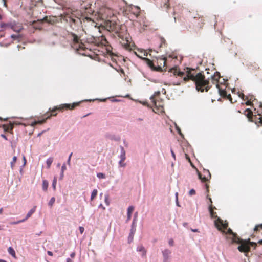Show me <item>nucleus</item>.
Instances as JSON below:
<instances>
[{"instance_id": "obj_25", "label": "nucleus", "mask_w": 262, "mask_h": 262, "mask_svg": "<svg viewBox=\"0 0 262 262\" xmlns=\"http://www.w3.org/2000/svg\"><path fill=\"white\" fill-rule=\"evenodd\" d=\"M97 189H94L92 192L91 196V200L93 201L97 195Z\"/></svg>"}, {"instance_id": "obj_28", "label": "nucleus", "mask_w": 262, "mask_h": 262, "mask_svg": "<svg viewBox=\"0 0 262 262\" xmlns=\"http://www.w3.org/2000/svg\"><path fill=\"white\" fill-rule=\"evenodd\" d=\"M53 161V159L52 158H50L47 160L46 163L47 165V168H50L51 164Z\"/></svg>"}, {"instance_id": "obj_49", "label": "nucleus", "mask_w": 262, "mask_h": 262, "mask_svg": "<svg viewBox=\"0 0 262 262\" xmlns=\"http://www.w3.org/2000/svg\"><path fill=\"white\" fill-rule=\"evenodd\" d=\"M185 156H186V159H188L189 161H190V158H189V157L188 155H187V154H185Z\"/></svg>"}, {"instance_id": "obj_40", "label": "nucleus", "mask_w": 262, "mask_h": 262, "mask_svg": "<svg viewBox=\"0 0 262 262\" xmlns=\"http://www.w3.org/2000/svg\"><path fill=\"white\" fill-rule=\"evenodd\" d=\"M72 154H73V153H72V152H71V153L70 154L69 156V158H68V164H70L71 158V157H72Z\"/></svg>"}, {"instance_id": "obj_38", "label": "nucleus", "mask_w": 262, "mask_h": 262, "mask_svg": "<svg viewBox=\"0 0 262 262\" xmlns=\"http://www.w3.org/2000/svg\"><path fill=\"white\" fill-rule=\"evenodd\" d=\"M228 100H229V101L232 103H233V102L232 101V97H231V96L230 94H228V95H227L226 97Z\"/></svg>"}, {"instance_id": "obj_6", "label": "nucleus", "mask_w": 262, "mask_h": 262, "mask_svg": "<svg viewBox=\"0 0 262 262\" xmlns=\"http://www.w3.org/2000/svg\"><path fill=\"white\" fill-rule=\"evenodd\" d=\"M237 244H239V246L238 247V250L241 252H243L245 254L246 256H247V254L250 251V246H254V249L256 248L257 244L255 242H251L250 239L248 238L246 240L242 239H238Z\"/></svg>"}, {"instance_id": "obj_51", "label": "nucleus", "mask_w": 262, "mask_h": 262, "mask_svg": "<svg viewBox=\"0 0 262 262\" xmlns=\"http://www.w3.org/2000/svg\"><path fill=\"white\" fill-rule=\"evenodd\" d=\"M104 41H105V42H102V44L105 45V43H107V42L106 39H104Z\"/></svg>"}, {"instance_id": "obj_42", "label": "nucleus", "mask_w": 262, "mask_h": 262, "mask_svg": "<svg viewBox=\"0 0 262 262\" xmlns=\"http://www.w3.org/2000/svg\"><path fill=\"white\" fill-rule=\"evenodd\" d=\"M239 96L242 98L243 100H245L246 96H245L244 94L242 93L241 94H239Z\"/></svg>"}, {"instance_id": "obj_34", "label": "nucleus", "mask_w": 262, "mask_h": 262, "mask_svg": "<svg viewBox=\"0 0 262 262\" xmlns=\"http://www.w3.org/2000/svg\"><path fill=\"white\" fill-rule=\"evenodd\" d=\"M17 160V157L16 156H14L12 159V161L11 162V167L12 168L13 167L14 164L16 162Z\"/></svg>"}, {"instance_id": "obj_36", "label": "nucleus", "mask_w": 262, "mask_h": 262, "mask_svg": "<svg viewBox=\"0 0 262 262\" xmlns=\"http://www.w3.org/2000/svg\"><path fill=\"white\" fill-rule=\"evenodd\" d=\"M55 201V198L52 197V198L51 199V200H50V202H49V205L50 206H52L53 205V204L54 203Z\"/></svg>"}, {"instance_id": "obj_4", "label": "nucleus", "mask_w": 262, "mask_h": 262, "mask_svg": "<svg viewBox=\"0 0 262 262\" xmlns=\"http://www.w3.org/2000/svg\"><path fill=\"white\" fill-rule=\"evenodd\" d=\"M142 59L154 71L163 72V68L165 67L166 62V58L165 57H158L152 60L145 57L143 58Z\"/></svg>"}, {"instance_id": "obj_22", "label": "nucleus", "mask_w": 262, "mask_h": 262, "mask_svg": "<svg viewBox=\"0 0 262 262\" xmlns=\"http://www.w3.org/2000/svg\"><path fill=\"white\" fill-rule=\"evenodd\" d=\"M8 251L10 255H11L14 258H16L15 252L12 247H9L8 249Z\"/></svg>"}, {"instance_id": "obj_9", "label": "nucleus", "mask_w": 262, "mask_h": 262, "mask_svg": "<svg viewBox=\"0 0 262 262\" xmlns=\"http://www.w3.org/2000/svg\"><path fill=\"white\" fill-rule=\"evenodd\" d=\"M245 100H247V101L245 102L246 105H251L253 107H255V105H256V106L258 107V103L259 102H257L253 96H246Z\"/></svg>"}, {"instance_id": "obj_61", "label": "nucleus", "mask_w": 262, "mask_h": 262, "mask_svg": "<svg viewBox=\"0 0 262 262\" xmlns=\"http://www.w3.org/2000/svg\"><path fill=\"white\" fill-rule=\"evenodd\" d=\"M137 212H136V213H135V216H137Z\"/></svg>"}, {"instance_id": "obj_56", "label": "nucleus", "mask_w": 262, "mask_h": 262, "mask_svg": "<svg viewBox=\"0 0 262 262\" xmlns=\"http://www.w3.org/2000/svg\"><path fill=\"white\" fill-rule=\"evenodd\" d=\"M2 19V16L0 14V20Z\"/></svg>"}, {"instance_id": "obj_7", "label": "nucleus", "mask_w": 262, "mask_h": 262, "mask_svg": "<svg viewBox=\"0 0 262 262\" xmlns=\"http://www.w3.org/2000/svg\"><path fill=\"white\" fill-rule=\"evenodd\" d=\"M203 172V176L198 171L199 178L201 180L202 182L208 183L207 182H210V179H211V177L210 172L207 169H204Z\"/></svg>"}, {"instance_id": "obj_23", "label": "nucleus", "mask_w": 262, "mask_h": 262, "mask_svg": "<svg viewBox=\"0 0 262 262\" xmlns=\"http://www.w3.org/2000/svg\"><path fill=\"white\" fill-rule=\"evenodd\" d=\"M223 233H224L226 235L230 234L232 237L235 236V233H233L230 228H229L227 232H225V231H223Z\"/></svg>"}, {"instance_id": "obj_30", "label": "nucleus", "mask_w": 262, "mask_h": 262, "mask_svg": "<svg viewBox=\"0 0 262 262\" xmlns=\"http://www.w3.org/2000/svg\"><path fill=\"white\" fill-rule=\"evenodd\" d=\"M219 92H220V95L222 97L225 98L227 95V92L225 90H222L219 89Z\"/></svg>"}, {"instance_id": "obj_45", "label": "nucleus", "mask_w": 262, "mask_h": 262, "mask_svg": "<svg viewBox=\"0 0 262 262\" xmlns=\"http://www.w3.org/2000/svg\"><path fill=\"white\" fill-rule=\"evenodd\" d=\"M75 256V252H73L71 254H70V256L72 257V258H74Z\"/></svg>"}, {"instance_id": "obj_18", "label": "nucleus", "mask_w": 262, "mask_h": 262, "mask_svg": "<svg viewBox=\"0 0 262 262\" xmlns=\"http://www.w3.org/2000/svg\"><path fill=\"white\" fill-rule=\"evenodd\" d=\"M134 210V207L130 206L127 209V220H129L131 219L132 214Z\"/></svg>"}, {"instance_id": "obj_53", "label": "nucleus", "mask_w": 262, "mask_h": 262, "mask_svg": "<svg viewBox=\"0 0 262 262\" xmlns=\"http://www.w3.org/2000/svg\"><path fill=\"white\" fill-rule=\"evenodd\" d=\"M258 243L259 244H262V239L258 241Z\"/></svg>"}, {"instance_id": "obj_31", "label": "nucleus", "mask_w": 262, "mask_h": 262, "mask_svg": "<svg viewBox=\"0 0 262 262\" xmlns=\"http://www.w3.org/2000/svg\"><path fill=\"white\" fill-rule=\"evenodd\" d=\"M57 183V178L56 177L54 178L53 183H52V187L54 190H56V185Z\"/></svg>"}, {"instance_id": "obj_44", "label": "nucleus", "mask_w": 262, "mask_h": 262, "mask_svg": "<svg viewBox=\"0 0 262 262\" xmlns=\"http://www.w3.org/2000/svg\"><path fill=\"white\" fill-rule=\"evenodd\" d=\"M47 253H48V254L49 255H50V256H53V253H52L51 251H48L47 252Z\"/></svg>"}, {"instance_id": "obj_19", "label": "nucleus", "mask_w": 262, "mask_h": 262, "mask_svg": "<svg viewBox=\"0 0 262 262\" xmlns=\"http://www.w3.org/2000/svg\"><path fill=\"white\" fill-rule=\"evenodd\" d=\"M205 188L206 189V192L207 193V199H208L209 200L210 204H212V201L211 198L209 196V195L208 194L209 192V185L208 183H206L205 185Z\"/></svg>"}, {"instance_id": "obj_32", "label": "nucleus", "mask_w": 262, "mask_h": 262, "mask_svg": "<svg viewBox=\"0 0 262 262\" xmlns=\"http://www.w3.org/2000/svg\"><path fill=\"white\" fill-rule=\"evenodd\" d=\"M97 176L99 179H104L105 178V176L104 173L99 172L97 174Z\"/></svg>"}, {"instance_id": "obj_12", "label": "nucleus", "mask_w": 262, "mask_h": 262, "mask_svg": "<svg viewBox=\"0 0 262 262\" xmlns=\"http://www.w3.org/2000/svg\"><path fill=\"white\" fill-rule=\"evenodd\" d=\"M36 209V206H33V207L28 212V213L27 214L26 217L25 219L19 220V221H18L17 222H13L11 224H19V223H20L26 221L31 216V215L35 212Z\"/></svg>"}, {"instance_id": "obj_52", "label": "nucleus", "mask_w": 262, "mask_h": 262, "mask_svg": "<svg viewBox=\"0 0 262 262\" xmlns=\"http://www.w3.org/2000/svg\"><path fill=\"white\" fill-rule=\"evenodd\" d=\"M3 211V208H0V214L2 213Z\"/></svg>"}, {"instance_id": "obj_15", "label": "nucleus", "mask_w": 262, "mask_h": 262, "mask_svg": "<svg viewBox=\"0 0 262 262\" xmlns=\"http://www.w3.org/2000/svg\"><path fill=\"white\" fill-rule=\"evenodd\" d=\"M226 238H227V239L230 241V243L232 244L236 243L237 242V241H238V239H240V238L238 237L236 233L235 237H232L231 235L229 234L226 235Z\"/></svg>"}, {"instance_id": "obj_10", "label": "nucleus", "mask_w": 262, "mask_h": 262, "mask_svg": "<svg viewBox=\"0 0 262 262\" xmlns=\"http://www.w3.org/2000/svg\"><path fill=\"white\" fill-rule=\"evenodd\" d=\"M215 225L220 231L223 232L225 231L228 227V224L224 223L223 220L220 218H217L215 221Z\"/></svg>"}, {"instance_id": "obj_50", "label": "nucleus", "mask_w": 262, "mask_h": 262, "mask_svg": "<svg viewBox=\"0 0 262 262\" xmlns=\"http://www.w3.org/2000/svg\"><path fill=\"white\" fill-rule=\"evenodd\" d=\"M67 262H73V261L70 258H68L67 259Z\"/></svg>"}, {"instance_id": "obj_64", "label": "nucleus", "mask_w": 262, "mask_h": 262, "mask_svg": "<svg viewBox=\"0 0 262 262\" xmlns=\"http://www.w3.org/2000/svg\"><path fill=\"white\" fill-rule=\"evenodd\" d=\"M12 37H14V35H12Z\"/></svg>"}, {"instance_id": "obj_54", "label": "nucleus", "mask_w": 262, "mask_h": 262, "mask_svg": "<svg viewBox=\"0 0 262 262\" xmlns=\"http://www.w3.org/2000/svg\"><path fill=\"white\" fill-rule=\"evenodd\" d=\"M0 262H6V261L4 260V259H0Z\"/></svg>"}, {"instance_id": "obj_2", "label": "nucleus", "mask_w": 262, "mask_h": 262, "mask_svg": "<svg viewBox=\"0 0 262 262\" xmlns=\"http://www.w3.org/2000/svg\"><path fill=\"white\" fill-rule=\"evenodd\" d=\"M68 38L70 41L71 47L79 54L82 55H87L90 50L86 45L82 42L81 37L73 32H69Z\"/></svg>"}, {"instance_id": "obj_47", "label": "nucleus", "mask_w": 262, "mask_h": 262, "mask_svg": "<svg viewBox=\"0 0 262 262\" xmlns=\"http://www.w3.org/2000/svg\"><path fill=\"white\" fill-rule=\"evenodd\" d=\"M3 1L4 2V6L6 7L7 6V3H6V0H3Z\"/></svg>"}, {"instance_id": "obj_41", "label": "nucleus", "mask_w": 262, "mask_h": 262, "mask_svg": "<svg viewBox=\"0 0 262 262\" xmlns=\"http://www.w3.org/2000/svg\"><path fill=\"white\" fill-rule=\"evenodd\" d=\"M79 231L81 234H82L84 231V228L83 227H79Z\"/></svg>"}, {"instance_id": "obj_60", "label": "nucleus", "mask_w": 262, "mask_h": 262, "mask_svg": "<svg viewBox=\"0 0 262 262\" xmlns=\"http://www.w3.org/2000/svg\"><path fill=\"white\" fill-rule=\"evenodd\" d=\"M179 133L180 134V135L182 134L180 130L179 131Z\"/></svg>"}, {"instance_id": "obj_8", "label": "nucleus", "mask_w": 262, "mask_h": 262, "mask_svg": "<svg viewBox=\"0 0 262 262\" xmlns=\"http://www.w3.org/2000/svg\"><path fill=\"white\" fill-rule=\"evenodd\" d=\"M190 22L194 24L196 28L201 29L204 24V19L203 17H194L191 19Z\"/></svg>"}, {"instance_id": "obj_16", "label": "nucleus", "mask_w": 262, "mask_h": 262, "mask_svg": "<svg viewBox=\"0 0 262 262\" xmlns=\"http://www.w3.org/2000/svg\"><path fill=\"white\" fill-rule=\"evenodd\" d=\"M130 11L134 15L137 17L140 14V9L139 7L137 6H133L130 8Z\"/></svg>"}, {"instance_id": "obj_43", "label": "nucleus", "mask_w": 262, "mask_h": 262, "mask_svg": "<svg viewBox=\"0 0 262 262\" xmlns=\"http://www.w3.org/2000/svg\"><path fill=\"white\" fill-rule=\"evenodd\" d=\"M173 239H171L169 241V244L170 245V246H173Z\"/></svg>"}, {"instance_id": "obj_37", "label": "nucleus", "mask_w": 262, "mask_h": 262, "mask_svg": "<svg viewBox=\"0 0 262 262\" xmlns=\"http://www.w3.org/2000/svg\"><path fill=\"white\" fill-rule=\"evenodd\" d=\"M251 66L254 67L256 70H259L260 69V67L255 62H254L253 64H251Z\"/></svg>"}, {"instance_id": "obj_48", "label": "nucleus", "mask_w": 262, "mask_h": 262, "mask_svg": "<svg viewBox=\"0 0 262 262\" xmlns=\"http://www.w3.org/2000/svg\"><path fill=\"white\" fill-rule=\"evenodd\" d=\"M171 154H172V157H173L174 158H175L176 156H175V154H174V152H173L172 150H171Z\"/></svg>"}, {"instance_id": "obj_21", "label": "nucleus", "mask_w": 262, "mask_h": 262, "mask_svg": "<svg viewBox=\"0 0 262 262\" xmlns=\"http://www.w3.org/2000/svg\"><path fill=\"white\" fill-rule=\"evenodd\" d=\"M49 183L46 180L42 181V189L44 191H47L48 188Z\"/></svg>"}, {"instance_id": "obj_55", "label": "nucleus", "mask_w": 262, "mask_h": 262, "mask_svg": "<svg viewBox=\"0 0 262 262\" xmlns=\"http://www.w3.org/2000/svg\"><path fill=\"white\" fill-rule=\"evenodd\" d=\"M192 231L193 232H196V231H197V230H196V229H195V230L192 229Z\"/></svg>"}, {"instance_id": "obj_59", "label": "nucleus", "mask_w": 262, "mask_h": 262, "mask_svg": "<svg viewBox=\"0 0 262 262\" xmlns=\"http://www.w3.org/2000/svg\"><path fill=\"white\" fill-rule=\"evenodd\" d=\"M144 55L147 56V53H144Z\"/></svg>"}, {"instance_id": "obj_13", "label": "nucleus", "mask_w": 262, "mask_h": 262, "mask_svg": "<svg viewBox=\"0 0 262 262\" xmlns=\"http://www.w3.org/2000/svg\"><path fill=\"white\" fill-rule=\"evenodd\" d=\"M120 160L119 162V164L121 167H125L126 166V163H124V161L126 159L125 156V151L124 148L122 147L121 149V153L120 156Z\"/></svg>"}, {"instance_id": "obj_14", "label": "nucleus", "mask_w": 262, "mask_h": 262, "mask_svg": "<svg viewBox=\"0 0 262 262\" xmlns=\"http://www.w3.org/2000/svg\"><path fill=\"white\" fill-rule=\"evenodd\" d=\"M214 209H216V207L213 206L212 204H209V211L211 218L217 219L216 212L214 211Z\"/></svg>"}, {"instance_id": "obj_20", "label": "nucleus", "mask_w": 262, "mask_h": 262, "mask_svg": "<svg viewBox=\"0 0 262 262\" xmlns=\"http://www.w3.org/2000/svg\"><path fill=\"white\" fill-rule=\"evenodd\" d=\"M137 251L141 252L142 256H145L146 255V251L142 245H140L138 247Z\"/></svg>"}, {"instance_id": "obj_1", "label": "nucleus", "mask_w": 262, "mask_h": 262, "mask_svg": "<svg viewBox=\"0 0 262 262\" xmlns=\"http://www.w3.org/2000/svg\"><path fill=\"white\" fill-rule=\"evenodd\" d=\"M171 72L176 76L182 78V81L186 83L189 80H192L195 83L196 89L198 91L203 92H208L212 86L211 83L215 84L216 87L219 88L218 81L220 78V73H215L211 76V78L205 79L204 75L202 72L198 73L194 69L190 68H186L185 72L180 71L177 69L171 70Z\"/></svg>"}, {"instance_id": "obj_26", "label": "nucleus", "mask_w": 262, "mask_h": 262, "mask_svg": "<svg viewBox=\"0 0 262 262\" xmlns=\"http://www.w3.org/2000/svg\"><path fill=\"white\" fill-rule=\"evenodd\" d=\"M150 99L151 100L152 102L153 103V104H154V105L156 107H160V106H161V105L160 104H157V102L156 101V99L155 98V96H151V98H150Z\"/></svg>"}, {"instance_id": "obj_3", "label": "nucleus", "mask_w": 262, "mask_h": 262, "mask_svg": "<svg viewBox=\"0 0 262 262\" xmlns=\"http://www.w3.org/2000/svg\"><path fill=\"white\" fill-rule=\"evenodd\" d=\"M258 108H254L257 114H253L252 111L247 108L244 111L245 115L248 118L250 122H254L257 126L260 133H262V103H258Z\"/></svg>"}, {"instance_id": "obj_11", "label": "nucleus", "mask_w": 262, "mask_h": 262, "mask_svg": "<svg viewBox=\"0 0 262 262\" xmlns=\"http://www.w3.org/2000/svg\"><path fill=\"white\" fill-rule=\"evenodd\" d=\"M19 124H21V123L17 122H10L8 124H3L2 126H0V127H2L5 132H11L14 125Z\"/></svg>"}, {"instance_id": "obj_46", "label": "nucleus", "mask_w": 262, "mask_h": 262, "mask_svg": "<svg viewBox=\"0 0 262 262\" xmlns=\"http://www.w3.org/2000/svg\"><path fill=\"white\" fill-rule=\"evenodd\" d=\"M1 137L2 138H4L5 140H7V138L6 136L5 135L2 134L1 135Z\"/></svg>"}, {"instance_id": "obj_62", "label": "nucleus", "mask_w": 262, "mask_h": 262, "mask_svg": "<svg viewBox=\"0 0 262 262\" xmlns=\"http://www.w3.org/2000/svg\"><path fill=\"white\" fill-rule=\"evenodd\" d=\"M157 93V94H158V95H159V94H160V92H158Z\"/></svg>"}, {"instance_id": "obj_63", "label": "nucleus", "mask_w": 262, "mask_h": 262, "mask_svg": "<svg viewBox=\"0 0 262 262\" xmlns=\"http://www.w3.org/2000/svg\"><path fill=\"white\" fill-rule=\"evenodd\" d=\"M174 21H175V22L176 21V17H174Z\"/></svg>"}, {"instance_id": "obj_39", "label": "nucleus", "mask_w": 262, "mask_h": 262, "mask_svg": "<svg viewBox=\"0 0 262 262\" xmlns=\"http://www.w3.org/2000/svg\"><path fill=\"white\" fill-rule=\"evenodd\" d=\"M195 194V191L194 189H191L189 192V194L190 195H194Z\"/></svg>"}, {"instance_id": "obj_35", "label": "nucleus", "mask_w": 262, "mask_h": 262, "mask_svg": "<svg viewBox=\"0 0 262 262\" xmlns=\"http://www.w3.org/2000/svg\"><path fill=\"white\" fill-rule=\"evenodd\" d=\"M79 20H80L78 18H70V21H72L74 24H77L78 22V21H79Z\"/></svg>"}, {"instance_id": "obj_57", "label": "nucleus", "mask_w": 262, "mask_h": 262, "mask_svg": "<svg viewBox=\"0 0 262 262\" xmlns=\"http://www.w3.org/2000/svg\"><path fill=\"white\" fill-rule=\"evenodd\" d=\"M180 84H181V83H180V82H179V83H178L176 84V85H180Z\"/></svg>"}, {"instance_id": "obj_24", "label": "nucleus", "mask_w": 262, "mask_h": 262, "mask_svg": "<svg viewBox=\"0 0 262 262\" xmlns=\"http://www.w3.org/2000/svg\"><path fill=\"white\" fill-rule=\"evenodd\" d=\"M83 20L85 21V20H86L88 22H92V25H94V27H97V24H96L93 20L92 19L91 17H85L83 19Z\"/></svg>"}, {"instance_id": "obj_33", "label": "nucleus", "mask_w": 262, "mask_h": 262, "mask_svg": "<svg viewBox=\"0 0 262 262\" xmlns=\"http://www.w3.org/2000/svg\"><path fill=\"white\" fill-rule=\"evenodd\" d=\"M66 169V166L65 164H63L61 167V179H62V178L63 177V172Z\"/></svg>"}, {"instance_id": "obj_17", "label": "nucleus", "mask_w": 262, "mask_h": 262, "mask_svg": "<svg viewBox=\"0 0 262 262\" xmlns=\"http://www.w3.org/2000/svg\"><path fill=\"white\" fill-rule=\"evenodd\" d=\"M10 28L15 32H19L22 29V26L20 25L17 26L16 24L10 25Z\"/></svg>"}, {"instance_id": "obj_27", "label": "nucleus", "mask_w": 262, "mask_h": 262, "mask_svg": "<svg viewBox=\"0 0 262 262\" xmlns=\"http://www.w3.org/2000/svg\"><path fill=\"white\" fill-rule=\"evenodd\" d=\"M170 253H171V252L169 250H167V249H166L163 251V256L166 259H167V258H168L169 255L170 254Z\"/></svg>"}, {"instance_id": "obj_5", "label": "nucleus", "mask_w": 262, "mask_h": 262, "mask_svg": "<svg viewBox=\"0 0 262 262\" xmlns=\"http://www.w3.org/2000/svg\"><path fill=\"white\" fill-rule=\"evenodd\" d=\"M80 103V102L73 103V104H63L60 105L58 107L57 106L55 108H54V109H53L51 111L52 113L50 114V115H48V114H47L46 115V116H47L46 117V118L45 119H43L41 120L34 121L31 123V125L32 126H34L35 125H36V124H43V123H45L46 122V120L47 119L50 118L51 117V116H56L57 113H54L57 110L62 111L64 109H66V110H73L76 107L79 106Z\"/></svg>"}, {"instance_id": "obj_29", "label": "nucleus", "mask_w": 262, "mask_h": 262, "mask_svg": "<svg viewBox=\"0 0 262 262\" xmlns=\"http://www.w3.org/2000/svg\"><path fill=\"white\" fill-rule=\"evenodd\" d=\"M260 230H262V223L260 224L257 225L255 226L254 228V232H257Z\"/></svg>"}, {"instance_id": "obj_58", "label": "nucleus", "mask_w": 262, "mask_h": 262, "mask_svg": "<svg viewBox=\"0 0 262 262\" xmlns=\"http://www.w3.org/2000/svg\"><path fill=\"white\" fill-rule=\"evenodd\" d=\"M105 202H106V203L107 204V205H108V203H107V201L106 198H105Z\"/></svg>"}]
</instances>
